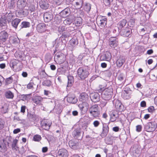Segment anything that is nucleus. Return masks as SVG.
Wrapping results in <instances>:
<instances>
[{
  "label": "nucleus",
  "instance_id": "obj_1",
  "mask_svg": "<svg viewBox=\"0 0 157 157\" xmlns=\"http://www.w3.org/2000/svg\"><path fill=\"white\" fill-rule=\"evenodd\" d=\"M99 87L100 89L102 90L101 94L102 98L105 100L110 99L113 94V89L112 86H110L104 89L101 85H100Z\"/></svg>",
  "mask_w": 157,
  "mask_h": 157
},
{
  "label": "nucleus",
  "instance_id": "obj_2",
  "mask_svg": "<svg viewBox=\"0 0 157 157\" xmlns=\"http://www.w3.org/2000/svg\"><path fill=\"white\" fill-rule=\"evenodd\" d=\"M89 74L88 70L86 67H80L78 70V76L82 80H83L87 77Z\"/></svg>",
  "mask_w": 157,
  "mask_h": 157
},
{
  "label": "nucleus",
  "instance_id": "obj_3",
  "mask_svg": "<svg viewBox=\"0 0 157 157\" xmlns=\"http://www.w3.org/2000/svg\"><path fill=\"white\" fill-rule=\"evenodd\" d=\"M89 111L91 116L95 118L98 117L100 114L98 106L96 105L92 106L90 108Z\"/></svg>",
  "mask_w": 157,
  "mask_h": 157
},
{
  "label": "nucleus",
  "instance_id": "obj_4",
  "mask_svg": "<svg viewBox=\"0 0 157 157\" xmlns=\"http://www.w3.org/2000/svg\"><path fill=\"white\" fill-rule=\"evenodd\" d=\"M157 127V124L154 122L147 123L144 126L145 130L148 132H152L155 130Z\"/></svg>",
  "mask_w": 157,
  "mask_h": 157
},
{
  "label": "nucleus",
  "instance_id": "obj_5",
  "mask_svg": "<svg viewBox=\"0 0 157 157\" xmlns=\"http://www.w3.org/2000/svg\"><path fill=\"white\" fill-rule=\"evenodd\" d=\"M118 44V39L115 37H111L109 39V45L113 48H115Z\"/></svg>",
  "mask_w": 157,
  "mask_h": 157
},
{
  "label": "nucleus",
  "instance_id": "obj_6",
  "mask_svg": "<svg viewBox=\"0 0 157 157\" xmlns=\"http://www.w3.org/2000/svg\"><path fill=\"white\" fill-rule=\"evenodd\" d=\"M89 105L88 101L83 102L82 103L79 104L78 107L81 112L83 113H85L88 110Z\"/></svg>",
  "mask_w": 157,
  "mask_h": 157
},
{
  "label": "nucleus",
  "instance_id": "obj_7",
  "mask_svg": "<svg viewBox=\"0 0 157 157\" xmlns=\"http://www.w3.org/2000/svg\"><path fill=\"white\" fill-rule=\"evenodd\" d=\"M90 97L91 101L94 102H96L99 101L100 96L97 92H92L90 94Z\"/></svg>",
  "mask_w": 157,
  "mask_h": 157
},
{
  "label": "nucleus",
  "instance_id": "obj_8",
  "mask_svg": "<svg viewBox=\"0 0 157 157\" xmlns=\"http://www.w3.org/2000/svg\"><path fill=\"white\" fill-rule=\"evenodd\" d=\"M51 123L48 120L44 119L41 121V125L43 129L45 130H48L49 129Z\"/></svg>",
  "mask_w": 157,
  "mask_h": 157
},
{
  "label": "nucleus",
  "instance_id": "obj_9",
  "mask_svg": "<svg viewBox=\"0 0 157 157\" xmlns=\"http://www.w3.org/2000/svg\"><path fill=\"white\" fill-rule=\"evenodd\" d=\"M6 17L4 15L2 16L0 19V26L3 29H5L7 28V20Z\"/></svg>",
  "mask_w": 157,
  "mask_h": 157
},
{
  "label": "nucleus",
  "instance_id": "obj_10",
  "mask_svg": "<svg viewBox=\"0 0 157 157\" xmlns=\"http://www.w3.org/2000/svg\"><path fill=\"white\" fill-rule=\"evenodd\" d=\"M28 12L27 10H20L16 13L17 16L19 17H26L28 14Z\"/></svg>",
  "mask_w": 157,
  "mask_h": 157
},
{
  "label": "nucleus",
  "instance_id": "obj_11",
  "mask_svg": "<svg viewBox=\"0 0 157 157\" xmlns=\"http://www.w3.org/2000/svg\"><path fill=\"white\" fill-rule=\"evenodd\" d=\"M39 6L42 9L47 10L49 6V4L47 0H41L39 2Z\"/></svg>",
  "mask_w": 157,
  "mask_h": 157
},
{
  "label": "nucleus",
  "instance_id": "obj_12",
  "mask_svg": "<svg viewBox=\"0 0 157 157\" xmlns=\"http://www.w3.org/2000/svg\"><path fill=\"white\" fill-rule=\"evenodd\" d=\"M111 57V53L108 52H106L104 54H102L100 56V59L101 60H106L109 61L110 60Z\"/></svg>",
  "mask_w": 157,
  "mask_h": 157
},
{
  "label": "nucleus",
  "instance_id": "obj_13",
  "mask_svg": "<svg viewBox=\"0 0 157 157\" xmlns=\"http://www.w3.org/2000/svg\"><path fill=\"white\" fill-rule=\"evenodd\" d=\"M36 29L39 33H42L44 32L46 30L45 25L43 23H40L37 26Z\"/></svg>",
  "mask_w": 157,
  "mask_h": 157
},
{
  "label": "nucleus",
  "instance_id": "obj_14",
  "mask_svg": "<svg viewBox=\"0 0 157 157\" xmlns=\"http://www.w3.org/2000/svg\"><path fill=\"white\" fill-rule=\"evenodd\" d=\"M8 34L5 31H2L0 32V40L2 42H5L8 39Z\"/></svg>",
  "mask_w": 157,
  "mask_h": 157
},
{
  "label": "nucleus",
  "instance_id": "obj_15",
  "mask_svg": "<svg viewBox=\"0 0 157 157\" xmlns=\"http://www.w3.org/2000/svg\"><path fill=\"white\" fill-rule=\"evenodd\" d=\"M109 127L107 124H103L102 132L101 133V136L105 137L106 136L109 132Z\"/></svg>",
  "mask_w": 157,
  "mask_h": 157
},
{
  "label": "nucleus",
  "instance_id": "obj_16",
  "mask_svg": "<svg viewBox=\"0 0 157 157\" xmlns=\"http://www.w3.org/2000/svg\"><path fill=\"white\" fill-rule=\"evenodd\" d=\"M58 155L60 157H67L68 152L67 150L65 149H61L59 150Z\"/></svg>",
  "mask_w": 157,
  "mask_h": 157
},
{
  "label": "nucleus",
  "instance_id": "obj_17",
  "mask_svg": "<svg viewBox=\"0 0 157 157\" xmlns=\"http://www.w3.org/2000/svg\"><path fill=\"white\" fill-rule=\"evenodd\" d=\"M43 17L44 21L46 22H49L53 18L52 14L48 12L44 14Z\"/></svg>",
  "mask_w": 157,
  "mask_h": 157
},
{
  "label": "nucleus",
  "instance_id": "obj_18",
  "mask_svg": "<svg viewBox=\"0 0 157 157\" xmlns=\"http://www.w3.org/2000/svg\"><path fill=\"white\" fill-rule=\"evenodd\" d=\"M26 4V0H18L17 3V6L19 9H22L25 6Z\"/></svg>",
  "mask_w": 157,
  "mask_h": 157
},
{
  "label": "nucleus",
  "instance_id": "obj_19",
  "mask_svg": "<svg viewBox=\"0 0 157 157\" xmlns=\"http://www.w3.org/2000/svg\"><path fill=\"white\" fill-rule=\"evenodd\" d=\"M109 115L110 116V121L111 122L115 121L117 119L118 116L116 112L115 111H112L110 112Z\"/></svg>",
  "mask_w": 157,
  "mask_h": 157
},
{
  "label": "nucleus",
  "instance_id": "obj_20",
  "mask_svg": "<svg viewBox=\"0 0 157 157\" xmlns=\"http://www.w3.org/2000/svg\"><path fill=\"white\" fill-rule=\"evenodd\" d=\"M67 101L69 103L75 104L77 102V99L74 95H68L67 98Z\"/></svg>",
  "mask_w": 157,
  "mask_h": 157
},
{
  "label": "nucleus",
  "instance_id": "obj_21",
  "mask_svg": "<svg viewBox=\"0 0 157 157\" xmlns=\"http://www.w3.org/2000/svg\"><path fill=\"white\" fill-rule=\"evenodd\" d=\"M60 15L63 18H65L70 14V10L68 8H66L60 13Z\"/></svg>",
  "mask_w": 157,
  "mask_h": 157
},
{
  "label": "nucleus",
  "instance_id": "obj_22",
  "mask_svg": "<svg viewBox=\"0 0 157 157\" xmlns=\"http://www.w3.org/2000/svg\"><path fill=\"white\" fill-rule=\"evenodd\" d=\"M130 91L124 90L122 94V97L125 99H128L130 98Z\"/></svg>",
  "mask_w": 157,
  "mask_h": 157
},
{
  "label": "nucleus",
  "instance_id": "obj_23",
  "mask_svg": "<svg viewBox=\"0 0 157 157\" xmlns=\"http://www.w3.org/2000/svg\"><path fill=\"white\" fill-rule=\"evenodd\" d=\"M88 95L85 93H83L81 94L79 97L80 101L83 102L88 101Z\"/></svg>",
  "mask_w": 157,
  "mask_h": 157
},
{
  "label": "nucleus",
  "instance_id": "obj_24",
  "mask_svg": "<svg viewBox=\"0 0 157 157\" xmlns=\"http://www.w3.org/2000/svg\"><path fill=\"white\" fill-rule=\"evenodd\" d=\"M107 19L105 17H101L99 24L101 27H104L106 24Z\"/></svg>",
  "mask_w": 157,
  "mask_h": 157
},
{
  "label": "nucleus",
  "instance_id": "obj_25",
  "mask_svg": "<svg viewBox=\"0 0 157 157\" xmlns=\"http://www.w3.org/2000/svg\"><path fill=\"white\" fill-rule=\"evenodd\" d=\"M43 100V98L40 96L34 97L33 99V102L36 104H40Z\"/></svg>",
  "mask_w": 157,
  "mask_h": 157
},
{
  "label": "nucleus",
  "instance_id": "obj_26",
  "mask_svg": "<svg viewBox=\"0 0 157 157\" xmlns=\"http://www.w3.org/2000/svg\"><path fill=\"white\" fill-rule=\"evenodd\" d=\"M21 20L19 18L14 19L11 22L12 26L15 29L17 28L18 25L21 22Z\"/></svg>",
  "mask_w": 157,
  "mask_h": 157
},
{
  "label": "nucleus",
  "instance_id": "obj_27",
  "mask_svg": "<svg viewBox=\"0 0 157 157\" xmlns=\"http://www.w3.org/2000/svg\"><path fill=\"white\" fill-rule=\"evenodd\" d=\"M6 17L7 21L9 23L11 22L14 18L15 16L12 13H9L8 14L4 15Z\"/></svg>",
  "mask_w": 157,
  "mask_h": 157
},
{
  "label": "nucleus",
  "instance_id": "obj_28",
  "mask_svg": "<svg viewBox=\"0 0 157 157\" xmlns=\"http://www.w3.org/2000/svg\"><path fill=\"white\" fill-rule=\"evenodd\" d=\"M114 103H115V107L116 108L119 110L122 109L123 105L121 102L118 100H114Z\"/></svg>",
  "mask_w": 157,
  "mask_h": 157
},
{
  "label": "nucleus",
  "instance_id": "obj_29",
  "mask_svg": "<svg viewBox=\"0 0 157 157\" xmlns=\"http://www.w3.org/2000/svg\"><path fill=\"white\" fill-rule=\"evenodd\" d=\"M4 95L7 99H12L14 97L13 94L10 90L6 91Z\"/></svg>",
  "mask_w": 157,
  "mask_h": 157
},
{
  "label": "nucleus",
  "instance_id": "obj_30",
  "mask_svg": "<svg viewBox=\"0 0 157 157\" xmlns=\"http://www.w3.org/2000/svg\"><path fill=\"white\" fill-rule=\"evenodd\" d=\"M121 35L124 37H128L131 34L130 29H127L126 30H122L120 33Z\"/></svg>",
  "mask_w": 157,
  "mask_h": 157
},
{
  "label": "nucleus",
  "instance_id": "obj_31",
  "mask_svg": "<svg viewBox=\"0 0 157 157\" xmlns=\"http://www.w3.org/2000/svg\"><path fill=\"white\" fill-rule=\"evenodd\" d=\"M68 78V83L67 86V87H71L73 85L74 80V78L73 76L69 75L67 76Z\"/></svg>",
  "mask_w": 157,
  "mask_h": 157
},
{
  "label": "nucleus",
  "instance_id": "obj_32",
  "mask_svg": "<svg viewBox=\"0 0 157 157\" xmlns=\"http://www.w3.org/2000/svg\"><path fill=\"white\" fill-rule=\"evenodd\" d=\"M75 5L78 8H80L82 7V0H74Z\"/></svg>",
  "mask_w": 157,
  "mask_h": 157
},
{
  "label": "nucleus",
  "instance_id": "obj_33",
  "mask_svg": "<svg viewBox=\"0 0 157 157\" xmlns=\"http://www.w3.org/2000/svg\"><path fill=\"white\" fill-rule=\"evenodd\" d=\"M125 60L122 58L118 59L117 62V67H121L124 63Z\"/></svg>",
  "mask_w": 157,
  "mask_h": 157
},
{
  "label": "nucleus",
  "instance_id": "obj_34",
  "mask_svg": "<svg viewBox=\"0 0 157 157\" xmlns=\"http://www.w3.org/2000/svg\"><path fill=\"white\" fill-rule=\"evenodd\" d=\"M70 44L72 46H75L78 44V40L77 39L72 38L69 41Z\"/></svg>",
  "mask_w": 157,
  "mask_h": 157
},
{
  "label": "nucleus",
  "instance_id": "obj_35",
  "mask_svg": "<svg viewBox=\"0 0 157 157\" xmlns=\"http://www.w3.org/2000/svg\"><path fill=\"white\" fill-rule=\"evenodd\" d=\"M7 150V148L4 143L0 144V151L5 152Z\"/></svg>",
  "mask_w": 157,
  "mask_h": 157
},
{
  "label": "nucleus",
  "instance_id": "obj_36",
  "mask_svg": "<svg viewBox=\"0 0 157 157\" xmlns=\"http://www.w3.org/2000/svg\"><path fill=\"white\" fill-rule=\"evenodd\" d=\"M84 10L87 13L89 12L91 9V5L89 3H86L84 6Z\"/></svg>",
  "mask_w": 157,
  "mask_h": 157
},
{
  "label": "nucleus",
  "instance_id": "obj_37",
  "mask_svg": "<svg viewBox=\"0 0 157 157\" xmlns=\"http://www.w3.org/2000/svg\"><path fill=\"white\" fill-rule=\"evenodd\" d=\"M15 2L14 1H11L10 3L9 4L8 7L10 9H13L15 7Z\"/></svg>",
  "mask_w": 157,
  "mask_h": 157
},
{
  "label": "nucleus",
  "instance_id": "obj_38",
  "mask_svg": "<svg viewBox=\"0 0 157 157\" xmlns=\"http://www.w3.org/2000/svg\"><path fill=\"white\" fill-rule=\"evenodd\" d=\"M41 139L40 136L39 135H36L34 136L33 140L35 141H40Z\"/></svg>",
  "mask_w": 157,
  "mask_h": 157
},
{
  "label": "nucleus",
  "instance_id": "obj_39",
  "mask_svg": "<svg viewBox=\"0 0 157 157\" xmlns=\"http://www.w3.org/2000/svg\"><path fill=\"white\" fill-rule=\"evenodd\" d=\"M51 82L50 80H45L42 82V84L44 86H50L51 85Z\"/></svg>",
  "mask_w": 157,
  "mask_h": 157
},
{
  "label": "nucleus",
  "instance_id": "obj_40",
  "mask_svg": "<svg viewBox=\"0 0 157 157\" xmlns=\"http://www.w3.org/2000/svg\"><path fill=\"white\" fill-rule=\"evenodd\" d=\"M30 24L29 22L24 21L22 22V28H27L29 27Z\"/></svg>",
  "mask_w": 157,
  "mask_h": 157
},
{
  "label": "nucleus",
  "instance_id": "obj_41",
  "mask_svg": "<svg viewBox=\"0 0 157 157\" xmlns=\"http://www.w3.org/2000/svg\"><path fill=\"white\" fill-rule=\"evenodd\" d=\"M17 140L16 139L13 141L12 144V147L13 150H17Z\"/></svg>",
  "mask_w": 157,
  "mask_h": 157
},
{
  "label": "nucleus",
  "instance_id": "obj_42",
  "mask_svg": "<svg viewBox=\"0 0 157 157\" xmlns=\"http://www.w3.org/2000/svg\"><path fill=\"white\" fill-rule=\"evenodd\" d=\"M8 108L6 105H5L2 106L1 109V111L3 113H5L7 112Z\"/></svg>",
  "mask_w": 157,
  "mask_h": 157
},
{
  "label": "nucleus",
  "instance_id": "obj_43",
  "mask_svg": "<svg viewBox=\"0 0 157 157\" xmlns=\"http://www.w3.org/2000/svg\"><path fill=\"white\" fill-rule=\"evenodd\" d=\"M126 21L125 20H122L119 23L120 27L122 28L124 26L126 25Z\"/></svg>",
  "mask_w": 157,
  "mask_h": 157
},
{
  "label": "nucleus",
  "instance_id": "obj_44",
  "mask_svg": "<svg viewBox=\"0 0 157 157\" xmlns=\"http://www.w3.org/2000/svg\"><path fill=\"white\" fill-rule=\"evenodd\" d=\"M140 151L139 150H135L133 151V155L134 157H138L139 156Z\"/></svg>",
  "mask_w": 157,
  "mask_h": 157
},
{
  "label": "nucleus",
  "instance_id": "obj_45",
  "mask_svg": "<svg viewBox=\"0 0 157 157\" xmlns=\"http://www.w3.org/2000/svg\"><path fill=\"white\" fill-rule=\"evenodd\" d=\"M72 21V20L71 19L67 18L64 21V23L65 24L70 25Z\"/></svg>",
  "mask_w": 157,
  "mask_h": 157
},
{
  "label": "nucleus",
  "instance_id": "obj_46",
  "mask_svg": "<svg viewBox=\"0 0 157 157\" xmlns=\"http://www.w3.org/2000/svg\"><path fill=\"white\" fill-rule=\"evenodd\" d=\"M13 78L10 77L8 78H7L6 80V84L8 85L10 84L12 82Z\"/></svg>",
  "mask_w": 157,
  "mask_h": 157
},
{
  "label": "nucleus",
  "instance_id": "obj_47",
  "mask_svg": "<svg viewBox=\"0 0 157 157\" xmlns=\"http://www.w3.org/2000/svg\"><path fill=\"white\" fill-rule=\"evenodd\" d=\"M65 60V58L64 55H63L62 56H61L60 58H58V59L57 60L60 63H62L64 62Z\"/></svg>",
  "mask_w": 157,
  "mask_h": 157
},
{
  "label": "nucleus",
  "instance_id": "obj_48",
  "mask_svg": "<svg viewBox=\"0 0 157 157\" xmlns=\"http://www.w3.org/2000/svg\"><path fill=\"white\" fill-rule=\"evenodd\" d=\"M40 76L41 78H46L47 76L48 75L44 71H42L40 72Z\"/></svg>",
  "mask_w": 157,
  "mask_h": 157
},
{
  "label": "nucleus",
  "instance_id": "obj_49",
  "mask_svg": "<svg viewBox=\"0 0 157 157\" xmlns=\"http://www.w3.org/2000/svg\"><path fill=\"white\" fill-rule=\"evenodd\" d=\"M29 9L31 12H34L36 10L35 6L33 4L31 5L29 7Z\"/></svg>",
  "mask_w": 157,
  "mask_h": 157
},
{
  "label": "nucleus",
  "instance_id": "obj_50",
  "mask_svg": "<svg viewBox=\"0 0 157 157\" xmlns=\"http://www.w3.org/2000/svg\"><path fill=\"white\" fill-rule=\"evenodd\" d=\"M78 20V21L76 20L75 21V25L76 26H79L82 24L81 19V18H79Z\"/></svg>",
  "mask_w": 157,
  "mask_h": 157
},
{
  "label": "nucleus",
  "instance_id": "obj_51",
  "mask_svg": "<svg viewBox=\"0 0 157 157\" xmlns=\"http://www.w3.org/2000/svg\"><path fill=\"white\" fill-rule=\"evenodd\" d=\"M18 61L17 60H14L12 61L11 62V64L12 65V67L13 68L15 66H16L18 63Z\"/></svg>",
  "mask_w": 157,
  "mask_h": 157
},
{
  "label": "nucleus",
  "instance_id": "obj_52",
  "mask_svg": "<svg viewBox=\"0 0 157 157\" xmlns=\"http://www.w3.org/2000/svg\"><path fill=\"white\" fill-rule=\"evenodd\" d=\"M5 122L4 121L1 119H0V130L3 129L4 127Z\"/></svg>",
  "mask_w": 157,
  "mask_h": 157
},
{
  "label": "nucleus",
  "instance_id": "obj_53",
  "mask_svg": "<svg viewBox=\"0 0 157 157\" xmlns=\"http://www.w3.org/2000/svg\"><path fill=\"white\" fill-rule=\"evenodd\" d=\"M71 34L68 32H64L62 34V36L64 37H67L70 36Z\"/></svg>",
  "mask_w": 157,
  "mask_h": 157
},
{
  "label": "nucleus",
  "instance_id": "obj_54",
  "mask_svg": "<svg viewBox=\"0 0 157 157\" xmlns=\"http://www.w3.org/2000/svg\"><path fill=\"white\" fill-rule=\"evenodd\" d=\"M63 55V54L62 53H57L55 56V58L58 60V58H60L61 56H62Z\"/></svg>",
  "mask_w": 157,
  "mask_h": 157
},
{
  "label": "nucleus",
  "instance_id": "obj_55",
  "mask_svg": "<svg viewBox=\"0 0 157 157\" xmlns=\"http://www.w3.org/2000/svg\"><path fill=\"white\" fill-rule=\"evenodd\" d=\"M81 132L79 131L75 130L73 132V135L75 136H79L80 135Z\"/></svg>",
  "mask_w": 157,
  "mask_h": 157
},
{
  "label": "nucleus",
  "instance_id": "obj_56",
  "mask_svg": "<svg viewBox=\"0 0 157 157\" xmlns=\"http://www.w3.org/2000/svg\"><path fill=\"white\" fill-rule=\"evenodd\" d=\"M65 30V27L63 26H59L58 28V30L59 32H63Z\"/></svg>",
  "mask_w": 157,
  "mask_h": 157
},
{
  "label": "nucleus",
  "instance_id": "obj_57",
  "mask_svg": "<svg viewBox=\"0 0 157 157\" xmlns=\"http://www.w3.org/2000/svg\"><path fill=\"white\" fill-rule=\"evenodd\" d=\"M23 100H28L29 98L28 97H30V94L23 95H22Z\"/></svg>",
  "mask_w": 157,
  "mask_h": 157
},
{
  "label": "nucleus",
  "instance_id": "obj_58",
  "mask_svg": "<svg viewBox=\"0 0 157 157\" xmlns=\"http://www.w3.org/2000/svg\"><path fill=\"white\" fill-rule=\"evenodd\" d=\"M147 110L149 112L152 113L155 110L154 107L153 106H151L148 108Z\"/></svg>",
  "mask_w": 157,
  "mask_h": 157
},
{
  "label": "nucleus",
  "instance_id": "obj_59",
  "mask_svg": "<svg viewBox=\"0 0 157 157\" xmlns=\"http://www.w3.org/2000/svg\"><path fill=\"white\" fill-rule=\"evenodd\" d=\"M142 127L141 125H138L136 126V131L140 132L141 131Z\"/></svg>",
  "mask_w": 157,
  "mask_h": 157
},
{
  "label": "nucleus",
  "instance_id": "obj_60",
  "mask_svg": "<svg viewBox=\"0 0 157 157\" xmlns=\"http://www.w3.org/2000/svg\"><path fill=\"white\" fill-rule=\"evenodd\" d=\"M93 124L95 127H97L99 125L100 123L98 121H95L94 122Z\"/></svg>",
  "mask_w": 157,
  "mask_h": 157
},
{
  "label": "nucleus",
  "instance_id": "obj_61",
  "mask_svg": "<svg viewBox=\"0 0 157 157\" xmlns=\"http://www.w3.org/2000/svg\"><path fill=\"white\" fill-rule=\"evenodd\" d=\"M104 3L106 6H109L110 5V0H104Z\"/></svg>",
  "mask_w": 157,
  "mask_h": 157
},
{
  "label": "nucleus",
  "instance_id": "obj_62",
  "mask_svg": "<svg viewBox=\"0 0 157 157\" xmlns=\"http://www.w3.org/2000/svg\"><path fill=\"white\" fill-rule=\"evenodd\" d=\"M75 30V29L74 27H69L67 29V31L68 32H70L73 31H74Z\"/></svg>",
  "mask_w": 157,
  "mask_h": 157
},
{
  "label": "nucleus",
  "instance_id": "obj_63",
  "mask_svg": "<svg viewBox=\"0 0 157 157\" xmlns=\"http://www.w3.org/2000/svg\"><path fill=\"white\" fill-rule=\"evenodd\" d=\"M33 83L32 82H30L27 86V88L29 89H30L33 88Z\"/></svg>",
  "mask_w": 157,
  "mask_h": 157
},
{
  "label": "nucleus",
  "instance_id": "obj_64",
  "mask_svg": "<svg viewBox=\"0 0 157 157\" xmlns=\"http://www.w3.org/2000/svg\"><path fill=\"white\" fill-rule=\"evenodd\" d=\"M20 128H18L16 129H15L13 131V133L14 134H16L20 132Z\"/></svg>",
  "mask_w": 157,
  "mask_h": 157
}]
</instances>
